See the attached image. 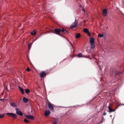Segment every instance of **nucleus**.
<instances>
[{
	"label": "nucleus",
	"mask_w": 124,
	"mask_h": 124,
	"mask_svg": "<svg viewBox=\"0 0 124 124\" xmlns=\"http://www.w3.org/2000/svg\"><path fill=\"white\" fill-rule=\"evenodd\" d=\"M121 74V72L118 70L113 69H111L110 75L111 76L114 78H116L117 76H119Z\"/></svg>",
	"instance_id": "nucleus-1"
},
{
	"label": "nucleus",
	"mask_w": 124,
	"mask_h": 124,
	"mask_svg": "<svg viewBox=\"0 0 124 124\" xmlns=\"http://www.w3.org/2000/svg\"><path fill=\"white\" fill-rule=\"evenodd\" d=\"M95 39L93 37H91L90 39L89 42L92 49H93L95 47Z\"/></svg>",
	"instance_id": "nucleus-2"
},
{
	"label": "nucleus",
	"mask_w": 124,
	"mask_h": 124,
	"mask_svg": "<svg viewBox=\"0 0 124 124\" xmlns=\"http://www.w3.org/2000/svg\"><path fill=\"white\" fill-rule=\"evenodd\" d=\"M61 32V30L60 28L58 29H56L54 30V31H53L52 32L57 34L59 35L60 36H61V35L60 34Z\"/></svg>",
	"instance_id": "nucleus-3"
},
{
	"label": "nucleus",
	"mask_w": 124,
	"mask_h": 124,
	"mask_svg": "<svg viewBox=\"0 0 124 124\" xmlns=\"http://www.w3.org/2000/svg\"><path fill=\"white\" fill-rule=\"evenodd\" d=\"M6 114L8 116L13 117L14 119H16L17 117V115L13 113H7Z\"/></svg>",
	"instance_id": "nucleus-4"
},
{
	"label": "nucleus",
	"mask_w": 124,
	"mask_h": 124,
	"mask_svg": "<svg viewBox=\"0 0 124 124\" xmlns=\"http://www.w3.org/2000/svg\"><path fill=\"white\" fill-rule=\"evenodd\" d=\"M78 25L77 22L76 21V19H75V21L74 23L72 24L70 26V28L71 29H73L76 27Z\"/></svg>",
	"instance_id": "nucleus-5"
},
{
	"label": "nucleus",
	"mask_w": 124,
	"mask_h": 124,
	"mask_svg": "<svg viewBox=\"0 0 124 124\" xmlns=\"http://www.w3.org/2000/svg\"><path fill=\"white\" fill-rule=\"evenodd\" d=\"M16 113L20 116H22L23 115V113L20 111V109L18 108H16Z\"/></svg>",
	"instance_id": "nucleus-6"
},
{
	"label": "nucleus",
	"mask_w": 124,
	"mask_h": 124,
	"mask_svg": "<svg viewBox=\"0 0 124 124\" xmlns=\"http://www.w3.org/2000/svg\"><path fill=\"white\" fill-rule=\"evenodd\" d=\"M48 107L53 112L54 111V109L53 106L52 105V104L50 102H49L48 103Z\"/></svg>",
	"instance_id": "nucleus-7"
},
{
	"label": "nucleus",
	"mask_w": 124,
	"mask_h": 124,
	"mask_svg": "<svg viewBox=\"0 0 124 124\" xmlns=\"http://www.w3.org/2000/svg\"><path fill=\"white\" fill-rule=\"evenodd\" d=\"M40 77L42 78L45 77L46 75V73L44 71H42L40 74Z\"/></svg>",
	"instance_id": "nucleus-8"
},
{
	"label": "nucleus",
	"mask_w": 124,
	"mask_h": 124,
	"mask_svg": "<svg viewBox=\"0 0 124 124\" xmlns=\"http://www.w3.org/2000/svg\"><path fill=\"white\" fill-rule=\"evenodd\" d=\"M26 117L29 119H34V116L33 115H25Z\"/></svg>",
	"instance_id": "nucleus-9"
},
{
	"label": "nucleus",
	"mask_w": 124,
	"mask_h": 124,
	"mask_svg": "<svg viewBox=\"0 0 124 124\" xmlns=\"http://www.w3.org/2000/svg\"><path fill=\"white\" fill-rule=\"evenodd\" d=\"M107 13V10L106 9H104L103 11V15L104 16Z\"/></svg>",
	"instance_id": "nucleus-10"
},
{
	"label": "nucleus",
	"mask_w": 124,
	"mask_h": 124,
	"mask_svg": "<svg viewBox=\"0 0 124 124\" xmlns=\"http://www.w3.org/2000/svg\"><path fill=\"white\" fill-rule=\"evenodd\" d=\"M50 114V112L49 110H46L45 112V114L46 116H49Z\"/></svg>",
	"instance_id": "nucleus-11"
},
{
	"label": "nucleus",
	"mask_w": 124,
	"mask_h": 124,
	"mask_svg": "<svg viewBox=\"0 0 124 124\" xmlns=\"http://www.w3.org/2000/svg\"><path fill=\"white\" fill-rule=\"evenodd\" d=\"M108 108L109 109V112H111L115 111V110L112 109L110 106H108Z\"/></svg>",
	"instance_id": "nucleus-12"
},
{
	"label": "nucleus",
	"mask_w": 124,
	"mask_h": 124,
	"mask_svg": "<svg viewBox=\"0 0 124 124\" xmlns=\"http://www.w3.org/2000/svg\"><path fill=\"white\" fill-rule=\"evenodd\" d=\"M18 87L19 90H20L21 92L23 94L24 93V92L23 89L21 87L19 86H18Z\"/></svg>",
	"instance_id": "nucleus-13"
},
{
	"label": "nucleus",
	"mask_w": 124,
	"mask_h": 124,
	"mask_svg": "<svg viewBox=\"0 0 124 124\" xmlns=\"http://www.w3.org/2000/svg\"><path fill=\"white\" fill-rule=\"evenodd\" d=\"M23 102L25 103L27 102L28 101V99L25 97H23Z\"/></svg>",
	"instance_id": "nucleus-14"
},
{
	"label": "nucleus",
	"mask_w": 124,
	"mask_h": 124,
	"mask_svg": "<svg viewBox=\"0 0 124 124\" xmlns=\"http://www.w3.org/2000/svg\"><path fill=\"white\" fill-rule=\"evenodd\" d=\"M10 105L12 107H16L17 106L16 105V103L14 102H11L10 103Z\"/></svg>",
	"instance_id": "nucleus-15"
},
{
	"label": "nucleus",
	"mask_w": 124,
	"mask_h": 124,
	"mask_svg": "<svg viewBox=\"0 0 124 124\" xmlns=\"http://www.w3.org/2000/svg\"><path fill=\"white\" fill-rule=\"evenodd\" d=\"M36 33V31L34 30L32 31L31 32V34L33 35H35Z\"/></svg>",
	"instance_id": "nucleus-16"
},
{
	"label": "nucleus",
	"mask_w": 124,
	"mask_h": 124,
	"mask_svg": "<svg viewBox=\"0 0 124 124\" xmlns=\"http://www.w3.org/2000/svg\"><path fill=\"white\" fill-rule=\"evenodd\" d=\"M81 35L79 33H78L76 35V37L77 38H78L80 37Z\"/></svg>",
	"instance_id": "nucleus-17"
},
{
	"label": "nucleus",
	"mask_w": 124,
	"mask_h": 124,
	"mask_svg": "<svg viewBox=\"0 0 124 124\" xmlns=\"http://www.w3.org/2000/svg\"><path fill=\"white\" fill-rule=\"evenodd\" d=\"M89 31L88 30L87 28H85L84 30V32L85 33H87Z\"/></svg>",
	"instance_id": "nucleus-18"
},
{
	"label": "nucleus",
	"mask_w": 124,
	"mask_h": 124,
	"mask_svg": "<svg viewBox=\"0 0 124 124\" xmlns=\"http://www.w3.org/2000/svg\"><path fill=\"white\" fill-rule=\"evenodd\" d=\"M25 92L26 93H29L30 92V90L29 89H26L25 90Z\"/></svg>",
	"instance_id": "nucleus-19"
},
{
	"label": "nucleus",
	"mask_w": 124,
	"mask_h": 124,
	"mask_svg": "<svg viewBox=\"0 0 124 124\" xmlns=\"http://www.w3.org/2000/svg\"><path fill=\"white\" fill-rule=\"evenodd\" d=\"M78 57H84V56H83V55H82L81 53H79L78 54Z\"/></svg>",
	"instance_id": "nucleus-20"
},
{
	"label": "nucleus",
	"mask_w": 124,
	"mask_h": 124,
	"mask_svg": "<svg viewBox=\"0 0 124 124\" xmlns=\"http://www.w3.org/2000/svg\"><path fill=\"white\" fill-rule=\"evenodd\" d=\"M98 36L99 38H101L103 36V35L101 34H98Z\"/></svg>",
	"instance_id": "nucleus-21"
},
{
	"label": "nucleus",
	"mask_w": 124,
	"mask_h": 124,
	"mask_svg": "<svg viewBox=\"0 0 124 124\" xmlns=\"http://www.w3.org/2000/svg\"><path fill=\"white\" fill-rule=\"evenodd\" d=\"M24 122L26 123H28L29 122V121L28 120L26 119H25L24 120Z\"/></svg>",
	"instance_id": "nucleus-22"
},
{
	"label": "nucleus",
	"mask_w": 124,
	"mask_h": 124,
	"mask_svg": "<svg viewBox=\"0 0 124 124\" xmlns=\"http://www.w3.org/2000/svg\"><path fill=\"white\" fill-rule=\"evenodd\" d=\"M31 44L30 43H29L28 44V49H30L31 48Z\"/></svg>",
	"instance_id": "nucleus-23"
},
{
	"label": "nucleus",
	"mask_w": 124,
	"mask_h": 124,
	"mask_svg": "<svg viewBox=\"0 0 124 124\" xmlns=\"http://www.w3.org/2000/svg\"><path fill=\"white\" fill-rule=\"evenodd\" d=\"M4 116V114L2 115L0 114V118H2Z\"/></svg>",
	"instance_id": "nucleus-24"
},
{
	"label": "nucleus",
	"mask_w": 124,
	"mask_h": 124,
	"mask_svg": "<svg viewBox=\"0 0 124 124\" xmlns=\"http://www.w3.org/2000/svg\"><path fill=\"white\" fill-rule=\"evenodd\" d=\"M65 29H64L63 28L62 30H61V31H62V32H64L65 30Z\"/></svg>",
	"instance_id": "nucleus-25"
},
{
	"label": "nucleus",
	"mask_w": 124,
	"mask_h": 124,
	"mask_svg": "<svg viewBox=\"0 0 124 124\" xmlns=\"http://www.w3.org/2000/svg\"><path fill=\"white\" fill-rule=\"evenodd\" d=\"M30 69L29 68H27L26 69V70L28 71H29L30 70Z\"/></svg>",
	"instance_id": "nucleus-26"
},
{
	"label": "nucleus",
	"mask_w": 124,
	"mask_h": 124,
	"mask_svg": "<svg viewBox=\"0 0 124 124\" xmlns=\"http://www.w3.org/2000/svg\"><path fill=\"white\" fill-rule=\"evenodd\" d=\"M57 121H55L53 123V124H57Z\"/></svg>",
	"instance_id": "nucleus-27"
},
{
	"label": "nucleus",
	"mask_w": 124,
	"mask_h": 124,
	"mask_svg": "<svg viewBox=\"0 0 124 124\" xmlns=\"http://www.w3.org/2000/svg\"><path fill=\"white\" fill-rule=\"evenodd\" d=\"M88 35L89 36H91V35L90 34L89 32H87V33Z\"/></svg>",
	"instance_id": "nucleus-28"
},
{
	"label": "nucleus",
	"mask_w": 124,
	"mask_h": 124,
	"mask_svg": "<svg viewBox=\"0 0 124 124\" xmlns=\"http://www.w3.org/2000/svg\"><path fill=\"white\" fill-rule=\"evenodd\" d=\"M106 112H104L103 114V115L104 116H105V115H106Z\"/></svg>",
	"instance_id": "nucleus-29"
},
{
	"label": "nucleus",
	"mask_w": 124,
	"mask_h": 124,
	"mask_svg": "<svg viewBox=\"0 0 124 124\" xmlns=\"http://www.w3.org/2000/svg\"><path fill=\"white\" fill-rule=\"evenodd\" d=\"M68 32V31H67L66 30H65V31H64V32L65 33H67Z\"/></svg>",
	"instance_id": "nucleus-30"
},
{
	"label": "nucleus",
	"mask_w": 124,
	"mask_h": 124,
	"mask_svg": "<svg viewBox=\"0 0 124 124\" xmlns=\"http://www.w3.org/2000/svg\"><path fill=\"white\" fill-rule=\"evenodd\" d=\"M68 40V41L69 42V43H70L71 44V46H72V47H73V45H72V44L71 43V42H70L69 41V40Z\"/></svg>",
	"instance_id": "nucleus-31"
},
{
	"label": "nucleus",
	"mask_w": 124,
	"mask_h": 124,
	"mask_svg": "<svg viewBox=\"0 0 124 124\" xmlns=\"http://www.w3.org/2000/svg\"><path fill=\"white\" fill-rule=\"evenodd\" d=\"M85 57H86V58H89V56H87L86 57L85 56Z\"/></svg>",
	"instance_id": "nucleus-32"
},
{
	"label": "nucleus",
	"mask_w": 124,
	"mask_h": 124,
	"mask_svg": "<svg viewBox=\"0 0 124 124\" xmlns=\"http://www.w3.org/2000/svg\"><path fill=\"white\" fill-rule=\"evenodd\" d=\"M103 118V117L102 118V121H103L104 120V119Z\"/></svg>",
	"instance_id": "nucleus-33"
},
{
	"label": "nucleus",
	"mask_w": 124,
	"mask_h": 124,
	"mask_svg": "<svg viewBox=\"0 0 124 124\" xmlns=\"http://www.w3.org/2000/svg\"><path fill=\"white\" fill-rule=\"evenodd\" d=\"M103 121H102V120H101V121L100 122V123H102L103 122Z\"/></svg>",
	"instance_id": "nucleus-34"
},
{
	"label": "nucleus",
	"mask_w": 124,
	"mask_h": 124,
	"mask_svg": "<svg viewBox=\"0 0 124 124\" xmlns=\"http://www.w3.org/2000/svg\"><path fill=\"white\" fill-rule=\"evenodd\" d=\"M38 38V37H37V38H36L35 39V40H36V39H37Z\"/></svg>",
	"instance_id": "nucleus-35"
},
{
	"label": "nucleus",
	"mask_w": 124,
	"mask_h": 124,
	"mask_svg": "<svg viewBox=\"0 0 124 124\" xmlns=\"http://www.w3.org/2000/svg\"><path fill=\"white\" fill-rule=\"evenodd\" d=\"M84 21L85 22H86V21L85 20H84Z\"/></svg>",
	"instance_id": "nucleus-36"
},
{
	"label": "nucleus",
	"mask_w": 124,
	"mask_h": 124,
	"mask_svg": "<svg viewBox=\"0 0 124 124\" xmlns=\"http://www.w3.org/2000/svg\"><path fill=\"white\" fill-rule=\"evenodd\" d=\"M83 11H84V12H85V10H84V9H83Z\"/></svg>",
	"instance_id": "nucleus-37"
},
{
	"label": "nucleus",
	"mask_w": 124,
	"mask_h": 124,
	"mask_svg": "<svg viewBox=\"0 0 124 124\" xmlns=\"http://www.w3.org/2000/svg\"><path fill=\"white\" fill-rule=\"evenodd\" d=\"M121 104H119V105H118V107Z\"/></svg>",
	"instance_id": "nucleus-38"
}]
</instances>
